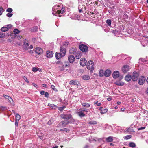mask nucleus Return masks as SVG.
<instances>
[{
	"instance_id": "20e7f679",
	"label": "nucleus",
	"mask_w": 148,
	"mask_h": 148,
	"mask_svg": "<svg viewBox=\"0 0 148 148\" xmlns=\"http://www.w3.org/2000/svg\"><path fill=\"white\" fill-rule=\"evenodd\" d=\"M130 66L128 65H125L122 68V71L124 73H126L130 69Z\"/></svg>"
},
{
	"instance_id": "774afa93",
	"label": "nucleus",
	"mask_w": 148,
	"mask_h": 148,
	"mask_svg": "<svg viewBox=\"0 0 148 148\" xmlns=\"http://www.w3.org/2000/svg\"><path fill=\"white\" fill-rule=\"evenodd\" d=\"M117 103L118 105H120L121 104V102H120L118 101V102H117Z\"/></svg>"
},
{
	"instance_id": "c756f323",
	"label": "nucleus",
	"mask_w": 148,
	"mask_h": 148,
	"mask_svg": "<svg viewBox=\"0 0 148 148\" xmlns=\"http://www.w3.org/2000/svg\"><path fill=\"white\" fill-rule=\"evenodd\" d=\"M15 118L16 120H19L21 118V117L20 116V115L18 114H16V116H15Z\"/></svg>"
},
{
	"instance_id": "cd10ccee",
	"label": "nucleus",
	"mask_w": 148,
	"mask_h": 148,
	"mask_svg": "<svg viewBox=\"0 0 148 148\" xmlns=\"http://www.w3.org/2000/svg\"><path fill=\"white\" fill-rule=\"evenodd\" d=\"M66 108V107L65 106H63L62 107H57V108L60 111H62L63 110Z\"/></svg>"
},
{
	"instance_id": "4d7b16f0",
	"label": "nucleus",
	"mask_w": 148,
	"mask_h": 148,
	"mask_svg": "<svg viewBox=\"0 0 148 148\" xmlns=\"http://www.w3.org/2000/svg\"><path fill=\"white\" fill-rule=\"evenodd\" d=\"M68 66V65L66 64V62L65 63H64V64L63 65V66L65 67Z\"/></svg>"
},
{
	"instance_id": "49530a36",
	"label": "nucleus",
	"mask_w": 148,
	"mask_h": 148,
	"mask_svg": "<svg viewBox=\"0 0 148 148\" xmlns=\"http://www.w3.org/2000/svg\"><path fill=\"white\" fill-rule=\"evenodd\" d=\"M7 27L8 28V30L9 29L11 28L12 27V26L11 24H8L6 25Z\"/></svg>"
},
{
	"instance_id": "1a4fd4ad",
	"label": "nucleus",
	"mask_w": 148,
	"mask_h": 148,
	"mask_svg": "<svg viewBox=\"0 0 148 148\" xmlns=\"http://www.w3.org/2000/svg\"><path fill=\"white\" fill-rule=\"evenodd\" d=\"M23 48L25 50H27L29 48V44L27 41L26 40H23Z\"/></svg>"
},
{
	"instance_id": "e2e57ef3",
	"label": "nucleus",
	"mask_w": 148,
	"mask_h": 148,
	"mask_svg": "<svg viewBox=\"0 0 148 148\" xmlns=\"http://www.w3.org/2000/svg\"><path fill=\"white\" fill-rule=\"evenodd\" d=\"M61 11H62V12L63 11V13L64 12V8H62L61 9Z\"/></svg>"
},
{
	"instance_id": "c9c22d12",
	"label": "nucleus",
	"mask_w": 148,
	"mask_h": 148,
	"mask_svg": "<svg viewBox=\"0 0 148 148\" xmlns=\"http://www.w3.org/2000/svg\"><path fill=\"white\" fill-rule=\"evenodd\" d=\"M12 9L10 8H8L6 10V11L9 13H11L12 12Z\"/></svg>"
},
{
	"instance_id": "6e6d98bb",
	"label": "nucleus",
	"mask_w": 148,
	"mask_h": 148,
	"mask_svg": "<svg viewBox=\"0 0 148 148\" xmlns=\"http://www.w3.org/2000/svg\"><path fill=\"white\" fill-rule=\"evenodd\" d=\"M42 86L43 87L46 88L47 87V85L46 84H43L42 85Z\"/></svg>"
},
{
	"instance_id": "de8ad7c7",
	"label": "nucleus",
	"mask_w": 148,
	"mask_h": 148,
	"mask_svg": "<svg viewBox=\"0 0 148 148\" xmlns=\"http://www.w3.org/2000/svg\"><path fill=\"white\" fill-rule=\"evenodd\" d=\"M44 95H45V97H47V98L49 97V94L48 92H45L44 94Z\"/></svg>"
},
{
	"instance_id": "393cba45",
	"label": "nucleus",
	"mask_w": 148,
	"mask_h": 148,
	"mask_svg": "<svg viewBox=\"0 0 148 148\" xmlns=\"http://www.w3.org/2000/svg\"><path fill=\"white\" fill-rule=\"evenodd\" d=\"M81 104L82 106L83 107H89L90 106V105L87 103H81Z\"/></svg>"
},
{
	"instance_id": "6e6552de",
	"label": "nucleus",
	"mask_w": 148,
	"mask_h": 148,
	"mask_svg": "<svg viewBox=\"0 0 148 148\" xmlns=\"http://www.w3.org/2000/svg\"><path fill=\"white\" fill-rule=\"evenodd\" d=\"M53 53L52 51H48L46 52V56L49 58H51L53 56Z\"/></svg>"
},
{
	"instance_id": "680f3d73",
	"label": "nucleus",
	"mask_w": 148,
	"mask_h": 148,
	"mask_svg": "<svg viewBox=\"0 0 148 148\" xmlns=\"http://www.w3.org/2000/svg\"><path fill=\"white\" fill-rule=\"evenodd\" d=\"M111 99H112L111 98H110V97H109V98H107V100L108 101H110L111 100Z\"/></svg>"
},
{
	"instance_id": "3c124183",
	"label": "nucleus",
	"mask_w": 148,
	"mask_h": 148,
	"mask_svg": "<svg viewBox=\"0 0 148 148\" xmlns=\"http://www.w3.org/2000/svg\"><path fill=\"white\" fill-rule=\"evenodd\" d=\"M145 127H140L138 129V130H143V129H145Z\"/></svg>"
},
{
	"instance_id": "c85d7f7f",
	"label": "nucleus",
	"mask_w": 148,
	"mask_h": 148,
	"mask_svg": "<svg viewBox=\"0 0 148 148\" xmlns=\"http://www.w3.org/2000/svg\"><path fill=\"white\" fill-rule=\"evenodd\" d=\"M76 58L77 59H79L81 57V55L79 53H77L76 54L75 56Z\"/></svg>"
},
{
	"instance_id": "f257e3e1",
	"label": "nucleus",
	"mask_w": 148,
	"mask_h": 148,
	"mask_svg": "<svg viewBox=\"0 0 148 148\" xmlns=\"http://www.w3.org/2000/svg\"><path fill=\"white\" fill-rule=\"evenodd\" d=\"M93 65L94 62L91 60L88 61L86 67L88 69L90 70V72L91 73L93 72V71L94 69Z\"/></svg>"
},
{
	"instance_id": "13d9d810",
	"label": "nucleus",
	"mask_w": 148,
	"mask_h": 148,
	"mask_svg": "<svg viewBox=\"0 0 148 148\" xmlns=\"http://www.w3.org/2000/svg\"><path fill=\"white\" fill-rule=\"evenodd\" d=\"M33 85L34 86L36 87H37V85L36 84H35V83H33Z\"/></svg>"
},
{
	"instance_id": "f3484780",
	"label": "nucleus",
	"mask_w": 148,
	"mask_h": 148,
	"mask_svg": "<svg viewBox=\"0 0 148 148\" xmlns=\"http://www.w3.org/2000/svg\"><path fill=\"white\" fill-rule=\"evenodd\" d=\"M48 106L53 109L55 110L57 108V106L54 105L53 104H49Z\"/></svg>"
},
{
	"instance_id": "9d476101",
	"label": "nucleus",
	"mask_w": 148,
	"mask_h": 148,
	"mask_svg": "<svg viewBox=\"0 0 148 148\" xmlns=\"http://www.w3.org/2000/svg\"><path fill=\"white\" fill-rule=\"evenodd\" d=\"M35 52L36 53L40 55L43 53V50L41 48L39 47H37L35 49Z\"/></svg>"
},
{
	"instance_id": "473e14b6",
	"label": "nucleus",
	"mask_w": 148,
	"mask_h": 148,
	"mask_svg": "<svg viewBox=\"0 0 148 148\" xmlns=\"http://www.w3.org/2000/svg\"><path fill=\"white\" fill-rule=\"evenodd\" d=\"M88 123L90 124L95 125L97 124V122L95 121H90Z\"/></svg>"
},
{
	"instance_id": "a211bd4d",
	"label": "nucleus",
	"mask_w": 148,
	"mask_h": 148,
	"mask_svg": "<svg viewBox=\"0 0 148 148\" xmlns=\"http://www.w3.org/2000/svg\"><path fill=\"white\" fill-rule=\"evenodd\" d=\"M79 83L78 82L76 81L71 80L70 81L69 84L70 85H78Z\"/></svg>"
},
{
	"instance_id": "37998d69",
	"label": "nucleus",
	"mask_w": 148,
	"mask_h": 148,
	"mask_svg": "<svg viewBox=\"0 0 148 148\" xmlns=\"http://www.w3.org/2000/svg\"><path fill=\"white\" fill-rule=\"evenodd\" d=\"M19 120H16L15 119V125L16 126H18V121Z\"/></svg>"
},
{
	"instance_id": "f8f14e48",
	"label": "nucleus",
	"mask_w": 148,
	"mask_h": 148,
	"mask_svg": "<svg viewBox=\"0 0 148 148\" xmlns=\"http://www.w3.org/2000/svg\"><path fill=\"white\" fill-rule=\"evenodd\" d=\"M60 52H62V56H64L66 53V49L65 48L62 46H61L60 49Z\"/></svg>"
},
{
	"instance_id": "423d86ee",
	"label": "nucleus",
	"mask_w": 148,
	"mask_h": 148,
	"mask_svg": "<svg viewBox=\"0 0 148 148\" xmlns=\"http://www.w3.org/2000/svg\"><path fill=\"white\" fill-rule=\"evenodd\" d=\"M145 78L144 76H141L139 79L138 82V84L140 85H143L145 81Z\"/></svg>"
},
{
	"instance_id": "7ed1b4c3",
	"label": "nucleus",
	"mask_w": 148,
	"mask_h": 148,
	"mask_svg": "<svg viewBox=\"0 0 148 148\" xmlns=\"http://www.w3.org/2000/svg\"><path fill=\"white\" fill-rule=\"evenodd\" d=\"M139 75L138 73L136 71H134L133 72L132 76V80L133 81H136L138 78Z\"/></svg>"
},
{
	"instance_id": "4c0bfd02",
	"label": "nucleus",
	"mask_w": 148,
	"mask_h": 148,
	"mask_svg": "<svg viewBox=\"0 0 148 148\" xmlns=\"http://www.w3.org/2000/svg\"><path fill=\"white\" fill-rule=\"evenodd\" d=\"M14 33L15 34H18L20 32V31L17 29H15L13 31Z\"/></svg>"
},
{
	"instance_id": "f704fd0d",
	"label": "nucleus",
	"mask_w": 148,
	"mask_h": 148,
	"mask_svg": "<svg viewBox=\"0 0 148 148\" xmlns=\"http://www.w3.org/2000/svg\"><path fill=\"white\" fill-rule=\"evenodd\" d=\"M69 122L68 121L67 122H66V121H64L62 122V124L64 126H65L66 125H67L68 124Z\"/></svg>"
},
{
	"instance_id": "bb28decb",
	"label": "nucleus",
	"mask_w": 148,
	"mask_h": 148,
	"mask_svg": "<svg viewBox=\"0 0 148 148\" xmlns=\"http://www.w3.org/2000/svg\"><path fill=\"white\" fill-rule=\"evenodd\" d=\"M3 96L5 98L8 99L10 101V99H12L11 97H10L9 96L7 95H5L3 94Z\"/></svg>"
},
{
	"instance_id": "0eeeda50",
	"label": "nucleus",
	"mask_w": 148,
	"mask_h": 148,
	"mask_svg": "<svg viewBox=\"0 0 148 148\" xmlns=\"http://www.w3.org/2000/svg\"><path fill=\"white\" fill-rule=\"evenodd\" d=\"M87 62V60L85 58H82L80 61V65L82 66H85Z\"/></svg>"
},
{
	"instance_id": "aec40b11",
	"label": "nucleus",
	"mask_w": 148,
	"mask_h": 148,
	"mask_svg": "<svg viewBox=\"0 0 148 148\" xmlns=\"http://www.w3.org/2000/svg\"><path fill=\"white\" fill-rule=\"evenodd\" d=\"M62 56V54L60 53H58L56 52V57L57 59H60L61 58Z\"/></svg>"
},
{
	"instance_id": "09e8293b",
	"label": "nucleus",
	"mask_w": 148,
	"mask_h": 148,
	"mask_svg": "<svg viewBox=\"0 0 148 148\" xmlns=\"http://www.w3.org/2000/svg\"><path fill=\"white\" fill-rule=\"evenodd\" d=\"M37 70V68L36 67H34L32 68V71L34 72L36 71Z\"/></svg>"
},
{
	"instance_id": "bf43d9fd",
	"label": "nucleus",
	"mask_w": 148,
	"mask_h": 148,
	"mask_svg": "<svg viewBox=\"0 0 148 148\" xmlns=\"http://www.w3.org/2000/svg\"><path fill=\"white\" fill-rule=\"evenodd\" d=\"M125 110V108H121V111H123Z\"/></svg>"
},
{
	"instance_id": "4468645a",
	"label": "nucleus",
	"mask_w": 148,
	"mask_h": 148,
	"mask_svg": "<svg viewBox=\"0 0 148 148\" xmlns=\"http://www.w3.org/2000/svg\"><path fill=\"white\" fill-rule=\"evenodd\" d=\"M132 78L131 76L129 74H127L125 77V80L128 82L131 81Z\"/></svg>"
},
{
	"instance_id": "dca6fc26",
	"label": "nucleus",
	"mask_w": 148,
	"mask_h": 148,
	"mask_svg": "<svg viewBox=\"0 0 148 148\" xmlns=\"http://www.w3.org/2000/svg\"><path fill=\"white\" fill-rule=\"evenodd\" d=\"M111 73V71L109 70H106L104 72V75L107 77L109 76Z\"/></svg>"
},
{
	"instance_id": "412c9836",
	"label": "nucleus",
	"mask_w": 148,
	"mask_h": 148,
	"mask_svg": "<svg viewBox=\"0 0 148 148\" xmlns=\"http://www.w3.org/2000/svg\"><path fill=\"white\" fill-rule=\"evenodd\" d=\"M106 140L107 142H111L113 141V139L111 136H109L106 138Z\"/></svg>"
},
{
	"instance_id": "4be33fe9",
	"label": "nucleus",
	"mask_w": 148,
	"mask_h": 148,
	"mask_svg": "<svg viewBox=\"0 0 148 148\" xmlns=\"http://www.w3.org/2000/svg\"><path fill=\"white\" fill-rule=\"evenodd\" d=\"M82 78L85 80H89L90 78V77L88 75H83L82 76Z\"/></svg>"
},
{
	"instance_id": "f03ea898",
	"label": "nucleus",
	"mask_w": 148,
	"mask_h": 148,
	"mask_svg": "<svg viewBox=\"0 0 148 148\" xmlns=\"http://www.w3.org/2000/svg\"><path fill=\"white\" fill-rule=\"evenodd\" d=\"M79 49L82 52H86L88 51V47L85 45L82 44L79 47Z\"/></svg>"
},
{
	"instance_id": "a19ab883",
	"label": "nucleus",
	"mask_w": 148,
	"mask_h": 148,
	"mask_svg": "<svg viewBox=\"0 0 148 148\" xmlns=\"http://www.w3.org/2000/svg\"><path fill=\"white\" fill-rule=\"evenodd\" d=\"M60 131H66V132H67V131H69V129L65 128L62 129L60 130Z\"/></svg>"
},
{
	"instance_id": "0e129e2a",
	"label": "nucleus",
	"mask_w": 148,
	"mask_h": 148,
	"mask_svg": "<svg viewBox=\"0 0 148 148\" xmlns=\"http://www.w3.org/2000/svg\"><path fill=\"white\" fill-rule=\"evenodd\" d=\"M101 105V103H97V106H100Z\"/></svg>"
},
{
	"instance_id": "ea45409f",
	"label": "nucleus",
	"mask_w": 148,
	"mask_h": 148,
	"mask_svg": "<svg viewBox=\"0 0 148 148\" xmlns=\"http://www.w3.org/2000/svg\"><path fill=\"white\" fill-rule=\"evenodd\" d=\"M5 36V34L3 33H0V38H3Z\"/></svg>"
},
{
	"instance_id": "e433bc0d",
	"label": "nucleus",
	"mask_w": 148,
	"mask_h": 148,
	"mask_svg": "<svg viewBox=\"0 0 148 148\" xmlns=\"http://www.w3.org/2000/svg\"><path fill=\"white\" fill-rule=\"evenodd\" d=\"M132 137V136L131 135H127L125 136V137L124 139H125L126 140H127L129 139H130Z\"/></svg>"
},
{
	"instance_id": "338daca9",
	"label": "nucleus",
	"mask_w": 148,
	"mask_h": 148,
	"mask_svg": "<svg viewBox=\"0 0 148 148\" xmlns=\"http://www.w3.org/2000/svg\"><path fill=\"white\" fill-rule=\"evenodd\" d=\"M33 48V46L32 45H30L29 47V48L30 49H31Z\"/></svg>"
},
{
	"instance_id": "5fc2aeb1",
	"label": "nucleus",
	"mask_w": 148,
	"mask_h": 148,
	"mask_svg": "<svg viewBox=\"0 0 148 148\" xmlns=\"http://www.w3.org/2000/svg\"><path fill=\"white\" fill-rule=\"evenodd\" d=\"M0 108H1V109L2 110H3L4 109L6 108L5 107H4L3 106H1Z\"/></svg>"
},
{
	"instance_id": "9b49d317",
	"label": "nucleus",
	"mask_w": 148,
	"mask_h": 148,
	"mask_svg": "<svg viewBox=\"0 0 148 148\" xmlns=\"http://www.w3.org/2000/svg\"><path fill=\"white\" fill-rule=\"evenodd\" d=\"M75 58L74 56L71 55L68 57V60L70 63H73L75 61Z\"/></svg>"
},
{
	"instance_id": "864d4df0",
	"label": "nucleus",
	"mask_w": 148,
	"mask_h": 148,
	"mask_svg": "<svg viewBox=\"0 0 148 148\" xmlns=\"http://www.w3.org/2000/svg\"><path fill=\"white\" fill-rule=\"evenodd\" d=\"M45 93V91H42L40 92V94L42 95H44Z\"/></svg>"
},
{
	"instance_id": "58836bf2",
	"label": "nucleus",
	"mask_w": 148,
	"mask_h": 148,
	"mask_svg": "<svg viewBox=\"0 0 148 148\" xmlns=\"http://www.w3.org/2000/svg\"><path fill=\"white\" fill-rule=\"evenodd\" d=\"M51 88L55 91H58L57 89L56 88L55 86L53 85H51Z\"/></svg>"
},
{
	"instance_id": "79ce46f5",
	"label": "nucleus",
	"mask_w": 148,
	"mask_h": 148,
	"mask_svg": "<svg viewBox=\"0 0 148 148\" xmlns=\"http://www.w3.org/2000/svg\"><path fill=\"white\" fill-rule=\"evenodd\" d=\"M106 23L108 24L109 26L111 25V20L110 19H108L106 20Z\"/></svg>"
},
{
	"instance_id": "6ab92c4d",
	"label": "nucleus",
	"mask_w": 148,
	"mask_h": 148,
	"mask_svg": "<svg viewBox=\"0 0 148 148\" xmlns=\"http://www.w3.org/2000/svg\"><path fill=\"white\" fill-rule=\"evenodd\" d=\"M78 115L81 117L85 116V114L82 112V111L77 112Z\"/></svg>"
},
{
	"instance_id": "72a5a7b5",
	"label": "nucleus",
	"mask_w": 148,
	"mask_h": 148,
	"mask_svg": "<svg viewBox=\"0 0 148 148\" xmlns=\"http://www.w3.org/2000/svg\"><path fill=\"white\" fill-rule=\"evenodd\" d=\"M53 122V119L51 118L48 122V124L50 125Z\"/></svg>"
},
{
	"instance_id": "ddd939ff",
	"label": "nucleus",
	"mask_w": 148,
	"mask_h": 148,
	"mask_svg": "<svg viewBox=\"0 0 148 148\" xmlns=\"http://www.w3.org/2000/svg\"><path fill=\"white\" fill-rule=\"evenodd\" d=\"M76 51V49L74 47H72L69 50V53L70 54H74Z\"/></svg>"
},
{
	"instance_id": "b1692460",
	"label": "nucleus",
	"mask_w": 148,
	"mask_h": 148,
	"mask_svg": "<svg viewBox=\"0 0 148 148\" xmlns=\"http://www.w3.org/2000/svg\"><path fill=\"white\" fill-rule=\"evenodd\" d=\"M104 75V73L103 70H100L99 71V75L100 77L103 76Z\"/></svg>"
},
{
	"instance_id": "7c9ffc66",
	"label": "nucleus",
	"mask_w": 148,
	"mask_h": 148,
	"mask_svg": "<svg viewBox=\"0 0 148 148\" xmlns=\"http://www.w3.org/2000/svg\"><path fill=\"white\" fill-rule=\"evenodd\" d=\"M1 30L2 32H6L8 30V29L6 27H3L1 28Z\"/></svg>"
},
{
	"instance_id": "69168bd1",
	"label": "nucleus",
	"mask_w": 148,
	"mask_h": 148,
	"mask_svg": "<svg viewBox=\"0 0 148 148\" xmlns=\"http://www.w3.org/2000/svg\"><path fill=\"white\" fill-rule=\"evenodd\" d=\"M58 148V146L56 145L54 147H53L52 148Z\"/></svg>"
},
{
	"instance_id": "603ef678",
	"label": "nucleus",
	"mask_w": 148,
	"mask_h": 148,
	"mask_svg": "<svg viewBox=\"0 0 148 148\" xmlns=\"http://www.w3.org/2000/svg\"><path fill=\"white\" fill-rule=\"evenodd\" d=\"M57 12L58 14H60V13H63V11H61V10H58Z\"/></svg>"
},
{
	"instance_id": "052dcab7",
	"label": "nucleus",
	"mask_w": 148,
	"mask_h": 148,
	"mask_svg": "<svg viewBox=\"0 0 148 148\" xmlns=\"http://www.w3.org/2000/svg\"><path fill=\"white\" fill-rule=\"evenodd\" d=\"M145 92L146 94H147V95H148V87L147 90L145 91Z\"/></svg>"
},
{
	"instance_id": "2f4dec72",
	"label": "nucleus",
	"mask_w": 148,
	"mask_h": 148,
	"mask_svg": "<svg viewBox=\"0 0 148 148\" xmlns=\"http://www.w3.org/2000/svg\"><path fill=\"white\" fill-rule=\"evenodd\" d=\"M108 111V109L106 108H105L101 111V114H103L106 113Z\"/></svg>"
},
{
	"instance_id": "a18cd8bd",
	"label": "nucleus",
	"mask_w": 148,
	"mask_h": 148,
	"mask_svg": "<svg viewBox=\"0 0 148 148\" xmlns=\"http://www.w3.org/2000/svg\"><path fill=\"white\" fill-rule=\"evenodd\" d=\"M23 78L24 79V80L26 81V82H27V83H29V81L27 80V77H25V76H23Z\"/></svg>"
},
{
	"instance_id": "39448f33",
	"label": "nucleus",
	"mask_w": 148,
	"mask_h": 148,
	"mask_svg": "<svg viewBox=\"0 0 148 148\" xmlns=\"http://www.w3.org/2000/svg\"><path fill=\"white\" fill-rule=\"evenodd\" d=\"M61 118L63 119L68 120L72 117V115L70 114H62L60 115Z\"/></svg>"
},
{
	"instance_id": "c03bdc74",
	"label": "nucleus",
	"mask_w": 148,
	"mask_h": 148,
	"mask_svg": "<svg viewBox=\"0 0 148 148\" xmlns=\"http://www.w3.org/2000/svg\"><path fill=\"white\" fill-rule=\"evenodd\" d=\"M12 15L13 14L12 13H8L6 14V16L8 17H11L12 16Z\"/></svg>"
},
{
	"instance_id": "a878e982",
	"label": "nucleus",
	"mask_w": 148,
	"mask_h": 148,
	"mask_svg": "<svg viewBox=\"0 0 148 148\" xmlns=\"http://www.w3.org/2000/svg\"><path fill=\"white\" fill-rule=\"evenodd\" d=\"M129 146L131 147L134 148L136 147V144L134 143L130 142L129 144Z\"/></svg>"
},
{
	"instance_id": "8fccbe9b",
	"label": "nucleus",
	"mask_w": 148,
	"mask_h": 148,
	"mask_svg": "<svg viewBox=\"0 0 148 148\" xmlns=\"http://www.w3.org/2000/svg\"><path fill=\"white\" fill-rule=\"evenodd\" d=\"M3 8L2 7H0V15L2 14L1 11H3Z\"/></svg>"
},
{
	"instance_id": "5701e85b",
	"label": "nucleus",
	"mask_w": 148,
	"mask_h": 148,
	"mask_svg": "<svg viewBox=\"0 0 148 148\" xmlns=\"http://www.w3.org/2000/svg\"><path fill=\"white\" fill-rule=\"evenodd\" d=\"M115 84L119 86H122L124 85V83L123 82H120L119 81H116L115 82Z\"/></svg>"
},
{
	"instance_id": "2eb2a0df",
	"label": "nucleus",
	"mask_w": 148,
	"mask_h": 148,
	"mask_svg": "<svg viewBox=\"0 0 148 148\" xmlns=\"http://www.w3.org/2000/svg\"><path fill=\"white\" fill-rule=\"evenodd\" d=\"M119 73L117 71H116L114 72L112 74L113 77L114 78H117L119 76Z\"/></svg>"
}]
</instances>
